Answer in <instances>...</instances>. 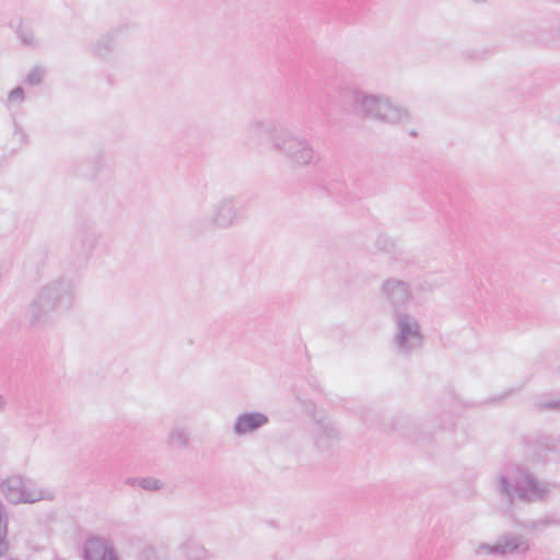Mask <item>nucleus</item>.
I'll return each mask as SVG.
<instances>
[{
	"label": "nucleus",
	"instance_id": "f257e3e1",
	"mask_svg": "<svg viewBox=\"0 0 560 560\" xmlns=\"http://www.w3.org/2000/svg\"><path fill=\"white\" fill-rule=\"evenodd\" d=\"M351 105L361 117L387 126H405L413 118L406 105L383 93L354 89L351 92Z\"/></svg>",
	"mask_w": 560,
	"mask_h": 560
},
{
	"label": "nucleus",
	"instance_id": "f03ea898",
	"mask_svg": "<svg viewBox=\"0 0 560 560\" xmlns=\"http://www.w3.org/2000/svg\"><path fill=\"white\" fill-rule=\"evenodd\" d=\"M498 487L499 492L510 502L514 499L536 502L545 499L551 492L553 485L538 479L526 468L516 467L499 478Z\"/></svg>",
	"mask_w": 560,
	"mask_h": 560
},
{
	"label": "nucleus",
	"instance_id": "7ed1b4c3",
	"mask_svg": "<svg viewBox=\"0 0 560 560\" xmlns=\"http://www.w3.org/2000/svg\"><path fill=\"white\" fill-rule=\"evenodd\" d=\"M271 149L281 155L292 167L316 166L319 155L311 140L288 129L272 132L269 140Z\"/></svg>",
	"mask_w": 560,
	"mask_h": 560
},
{
	"label": "nucleus",
	"instance_id": "20e7f679",
	"mask_svg": "<svg viewBox=\"0 0 560 560\" xmlns=\"http://www.w3.org/2000/svg\"><path fill=\"white\" fill-rule=\"evenodd\" d=\"M395 335L394 346L399 353L408 354L424 343V334L419 317L410 310H396L393 313Z\"/></svg>",
	"mask_w": 560,
	"mask_h": 560
},
{
	"label": "nucleus",
	"instance_id": "39448f33",
	"mask_svg": "<svg viewBox=\"0 0 560 560\" xmlns=\"http://www.w3.org/2000/svg\"><path fill=\"white\" fill-rule=\"evenodd\" d=\"M0 492L10 504L36 503L42 500H50L51 493L40 488L32 479L20 475H12L0 483Z\"/></svg>",
	"mask_w": 560,
	"mask_h": 560
},
{
	"label": "nucleus",
	"instance_id": "423d86ee",
	"mask_svg": "<svg viewBox=\"0 0 560 560\" xmlns=\"http://www.w3.org/2000/svg\"><path fill=\"white\" fill-rule=\"evenodd\" d=\"M71 303V285L68 281L59 280L43 287L31 305L34 318H40L59 308H66Z\"/></svg>",
	"mask_w": 560,
	"mask_h": 560
},
{
	"label": "nucleus",
	"instance_id": "0eeeda50",
	"mask_svg": "<svg viewBox=\"0 0 560 560\" xmlns=\"http://www.w3.org/2000/svg\"><path fill=\"white\" fill-rule=\"evenodd\" d=\"M241 217L240 208L233 196H222L214 199L206 209L205 223L214 229H230Z\"/></svg>",
	"mask_w": 560,
	"mask_h": 560
},
{
	"label": "nucleus",
	"instance_id": "6e6552de",
	"mask_svg": "<svg viewBox=\"0 0 560 560\" xmlns=\"http://www.w3.org/2000/svg\"><path fill=\"white\" fill-rule=\"evenodd\" d=\"M312 418L314 421L313 440L315 446L320 451L330 450L340 440V430L324 410L314 407Z\"/></svg>",
	"mask_w": 560,
	"mask_h": 560
},
{
	"label": "nucleus",
	"instance_id": "1a4fd4ad",
	"mask_svg": "<svg viewBox=\"0 0 560 560\" xmlns=\"http://www.w3.org/2000/svg\"><path fill=\"white\" fill-rule=\"evenodd\" d=\"M380 296L393 308L407 310L405 305L412 299L411 284L398 277L385 278L378 288Z\"/></svg>",
	"mask_w": 560,
	"mask_h": 560
},
{
	"label": "nucleus",
	"instance_id": "9d476101",
	"mask_svg": "<svg viewBox=\"0 0 560 560\" xmlns=\"http://www.w3.org/2000/svg\"><path fill=\"white\" fill-rule=\"evenodd\" d=\"M84 560H119L112 544L104 537L90 536L82 547Z\"/></svg>",
	"mask_w": 560,
	"mask_h": 560
},
{
	"label": "nucleus",
	"instance_id": "9b49d317",
	"mask_svg": "<svg viewBox=\"0 0 560 560\" xmlns=\"http://www.w3.org/2000/svg\"><path fill=\"white\" fill-rule=\"evenodd\" d=\"M499 557L523 555L530 549L529 539L518 532H505L497 538Z\"/></svg>",
	"mask_w": 560,
	"mask_h": 560
},
{
	"label": "nucleus",
	"instance_id": "f8f14e48",
	"mask_svg": "<svg viewBox=\"0 0 560 560\" xmlns=\"http://www.w3.org/2000/svg\"><path fill=\"white\" fill-rule=\"evenodd\" d=\"M268 421L262 412H245L236 418L233 431L237 435H245L262 428Z\"/></svg>",
	"mask_w": 560,
	"mask_h": 560
},
{
	"label": "nucleus",
	"instance_id": "ddd939ff",
	"mask_svg": "<svg viewBox=\"0 0 560 560\" xmlns=\"http://www.w3.org/2000/svg\"><path fill=\"white\" fill-rule=\"evenodd\" d=\"M9 513L5 505L0 500V556L9 548L8 542Z\"/></svg>",
	"mask_w": 560,
	"mask_h": 560
},
{
	"label": "nucleus",
	"instance_id": "4468645a",
	"mask_svg": "<svg viewBox=\"0 0 560 560\" xmlns=\"http://www.w3.org/2000/svg\"><path fill=\"white\" fill-rule=\"evenodd\" d=\"M472 553L475 557H490V556L499 557L497 541H494V542L479 541L474 546Z\"/></svg>",
	"mask_w": 560,
	"mask_h": 560
},
{
	"label": "nucleus",
	"instance_id": "2eb2a0df",
	"mask_svg": "<svg viewBox=\"0 0 560 560\" xmlns=\"http://www.w3.org/2000/svg\"><path fill=\"white\" fill-rule=\"evenodd\" d=\"M20 40L26 46H37L39 39L34 30L27 24H21L18 30Z\"/></svg>",
	"mask_w": 560,
	"mask_h": 560
},
{
	"label": "nucleus",
	"instance_id": "dca6fc26",
	"mask_svg": "<svg viewBox=\"0 0 560 560\" xmlns=\"http://www.w3.org/2000/svg\"><path fill=\"white\" fill-rule=\"evenodd\" d=\"M168 442L172 445L185 447L189 443V435L183 428H174L168 433Z\"/></svg>",
	"mask_w": 560,
	"mask_h": 560
},
{
	"label": "nucleus",
	"instance_id": "f3484780",
	"mask_svg": "<svg viewBox=\"0 0 560 560\" xmlns=\"http://www.w3.org/2000/svg\"><path fill=\"white\" fill-rule=\"evenodd\" d=\"M556 521H553L551 517H540L537 520H532L523 524V527L529 532V533H536L541 532L545 528L549 527L550 525L555 524Z\"/></svg>",
	"mask_w": 560,
	"mask_h": 560
},
{
	"label": "nucleus",
	"instance_id": "a211bd4d",
	"mask_svg": "<svg viewBox=\"0 0 560 560\" xmlns=\"http://www.w3.org/2000/svg\"><path fill=\"white\" fill-rule=\"evenodd\" d=\"M113 45L114 35L105 34L95 43L94 52L100 57H104L108 51L113 49Z\"/></svg>",
	"mask_w": 560,
	"mask_h": 560
},
{
	"label": "nucleus",
	"instance_id": "6ab92c4d",
	"mask_svg": "<svg viewBox=\"0 0 560 560\" xmlns=\"http://www.w3.org/2000/svg\"><path fill=\"white\" fill-rule=\"evenodd\" d=\"M138 487H140L147 491H156L162 488V481L156 478L145 477V478H141L138 481Z\"/></svg>",
	"mask_w": 560,
	"mask_h": 560
},
{
	"label": "nucleus",
	"instance_id": "aec40b11",
	"mask_svg": "<svg viewBox=\"0 0 560 560\" xmlns=\"http://www.w3.org/2000/svg\"><path fill=\"white\" fill-rule=\"evenodd\" d=\"M45 75V70L42 67L33 68L26 75V82L31 85L39 84Z\"/></svg>",
	"mask_w": 560,
	"mask_h": 560
},
{
	"label": "nucleus",
	"instance_id": "412c9836",
	"mask_svg": "<svg viewBox=\"0 0 560 560\" xmlns=\"http://www.w3.org/2000/svg\"><path fill=\"white\" fill-rule=\"evenodd\" d=\"M9 102L10 103H22L23 100H24V91L22 88H15L14 90H12L9 94Z\"/></svg>",
	"mask_w": 560,
	"mask_h": 560
},
{
	"label": "nucleus",
	"instance_id": "4be33fe9",
	"mask_svg": "<svg viewBox=\"0 0 560 560\" xmlns=\"http://www.w3.org/2000/svg\"><path fill=\"white\" fill-rule=\"evenodd\" d=\"M141 478H137V477H129L125 480V483L128 485V486H131V487H138V481L140 480Z\"/></svg>",
	"mask_w": 560,
	"mask_h": 560
},
{
	"label": "nucleus",
	"instance_id": "5701e85b",
	"mask_svg": "<svg viewBox=\"0 0 560 560\" xmlns=\"http://www.w3.org/2000/svg\"><path fill=\"white\" fill-rule=\"evenodd\" d=\"M206 551L201 550L199 553L190 556L188 560H206Z\"/></svg>",
	"mask_w": 560,
	"mask_h": 560
},
{
	"label": "nucleus",
	"instance_id": "b1692460",
	"mask_svg": "<svg viewBox=\"0 0 560 560\" xmlns=\"http://www.w3.org/2000/svg\"><path fill=\"white\" fill-rule=\"evenodd\" d=\"M547 407L560 409V399L559 400H553V401L549 402L547 405Z\"/></svg>",
	"mask_w": 560,
	"mask_h": 560
},
{
	"label": "nucleus",
	"instance_id": "393cba45",
	"mask_svg": "<svg viewBox=\"0 0 560 560\" xmlns=\"http://www.w3.org/2000/svg\"><path fill=\"white\" fill-rule=\"evenodd\" d=\"M471 1L475 3H478V4L487 2V0H471Z\"/></svg>",
	"mask_w": 560,
	"mask_h": 560
},
{
	"label": "nucleus",
	"instance_id": "a878e982",
	"mask_svg": "<svg viewBox=\"0 0 560 560\" xmlns=\"http://www.w3.org/2000/svg\"><path fill=\"white\" fill-rule=\"evenodd\" d=\"M410 135L413 137L417 136V133L415 131H410Z\"/></svg>",
	"mask_w": 560,
	"mask_h": 560
}]
</instances>
